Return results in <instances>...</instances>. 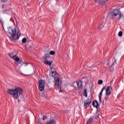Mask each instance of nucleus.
Masks as SVG:
<instances>
[{
    "instance_id": "obj_29",
    "label": "nucleus",
    "mask_w": 124,
    "mask_h": 124,
    "mask_svg": "<svg viewBox=\"0 0 124 124\" xmlns=\"http://www.w3.org/2000/svg\"><path fill=\"white\" fill-rule=\"evenodd\" d=\"M8 0H1V1H2V2H6V1H7Z\"/></svg>"
},
{
    "instance_id": "obj_34",
    "label": "nucleus",
    "mask_w": 124,
    "mask_h": 124,
    "mask_svg": "<svg viewBox=\"0 0 124 124\" xmlns=\"http://www.w3.org/2000/svg\"><path fill=\"white\" fill-rule=\"evenodd\" d=\"M28 5H30V4H28Z\"/></svg>"
},
{
    "instance_id": "obj_12",
    "label": "nucleus",
    "mask_w": 124,
    "mask_h": 124,
    "mask_svg": "<svg viewBox=\"0 0 124 124\" xmlns=\"http://www.w3.org/2000/svg\"><path fill=\"white\" fill-rule=\"evenodd\" d=\"M93 105L95 108H97L98 107V102L97 101H94L93 103Z\"/></svg>"
},
{
    "instance_id": "obj_23",
    "label": "nucleus",
    "mask_w": 124,
    "mask_h": 124,
    "mask_svg": "<svg viewBox=\"0 0 124 124\" xmlns=\"http://www.w3.org/2000/svg\"><path fill=\"white\" fill-rule=\"evenodd\" d=\"M118 35L120 36V37L123 36V31H120L118 33Z\"/></svg>"
},
{
    "instance_id": "obj_10",
    "label": "nucleus",
    "mask_w": 124,
    "mask_h": 124,
    "mask_svg": "<svg viewBox=\"0 0 124 124\" xmlns=\"http://www.w3.org/2000/svg\"><path fill=\"white\" fill-rule=\"evenodd\" d=\"M108 0H94L95 2L97 3H105Z\"/></svg>"
},
{
    "instance_id": "obj_18",
    "label": "nucleus",
    "mask_w": 124,
    "mask_h": 124,
    "mask_svg": "<svg viewBox=\"0 0 124 124\" xmlns=\"http://www.w3.org/2000/svg\"><path fill=\"white\" fill-rule=\"evenodd\" d=\"M7 6L5 5H2V8H3L4 11H7L8 9H6Z\"/></svg>"
},
{
    "instance_id": "obj_16",
    "label": "nucleus",
    "mask_w": 124,
    "mask_h": 124,
    "mask_svg": "<svg viewBox=\"0 0 124 124\" xmlns=\"http://www.w3.org/2000/svg\"><path fill=\"white\" fill-rule=\"evenodd\" d=\"M83 95H84V96H86V97H87V96H88V93H87V89H84V93H83Z\"/></svg>"
},
{
    "instance_id": "obj_13",
    "label": "nucleus",
    "mask_w": 124,
    "mask_h": 124,
    "mask_svg": "<svg viewBox=\"0 0 124 124\" xmlns=\"http://www.w3.org/2000/svg\"><path fill=\"white\" fill-rule=\"evenodd\" d=\"M99 118V110H97L95 114V117L94 119L95 120H97Z\"/></svg>"
},
{
    "instance_id": "obj_14",
    "label": "nucleus",
    "mask_w": 124,
    "mask_h": 124,
    "mask_svg": "<svg viewBox=\"0 0 124 124\" xmlns=\"http://www.w3.org/2000/svg\"><path fill=\"white\" fill-rule=\"evenodd\" d=\"M44 63H45V64H46L47 65H52V62L50 61H48V60L45 61Z\"/></svg>"
},
{
    "instance_id": "obj_31",
    "label": "nucleus",
    "mask_w": 124,
    "mask_h": 124,
    "mask_svg": "<svg viewBox=\"0 0 124 124\" xmlns=\"http://www.w3.org/2000/svg\"><path fill=\"white\" fill-rule=\"evenodd\" d=\"M42 96H43V97H46V96L45 95H44V94H43V95H42Z\"/></svg>"
},
{
    "instance_id": "obj_2",
    "label": "nucleus",
    "mask_w": 124,
    "mask_h": 124,
    "mask_svg": "<svg viewBox=\"0 0 124 124\" xmlns=\"http://www.w3.org/2000/svg\"><path fill=\"white\" fill-rule=\"evenodd\" d=\"M8 36L12 40H17L21 36V32L20 30L16 31V29H13L12 27H9L8 29Z\"/></svg>"
},
{
    "instance_id": "obj_6",
    "label": "nucleus",
    "mask_w": 124,
    "mask_h": 124,
    "mask_svg": "<svg viewBox=\"0 0 124 124\" xmlns=\"http://www.w3.org/2000/svg\"><path fill=\"white\" fill-rule=\"evenodd\" d=\"M38 85V89L40 92H42L43 91H44V88H45V82H44V81L42 79H40L39 81Z\"/></svg>"
},
{
    "instance_id": "obj_5",
    "label": "nucleus",
    "mask_w": 124,
    "mask_h": 124,
    "mask_svg": "<svg viewBox=\"0 0 124 124\" xmlns=\"http://www.w3.org/2000/svg\"><path fill=\"white\" fill-rule=\"evenodd\" d=\"M17 54L18 52H17V51H14L12 53L9 54V57H11V59H14V60L16 61V64L17 65L22 62V60H20V58L17 57Z\"/></svg>"
},
{
    "instance_id": "obj_7",
    "label": "nucleus",
    "mask_w": 124,
    "mask_h": 124,
    "mask_svg": "<svg viewBox=\"0 0 124 124\" xmlns=\"http://www.w3.org/2000/svg\"><path fill=\"white\" fill-rule=\"evenodd\" d=\"M106 98H108V95H109L111 93V92H112V87L108 86L106 90Z\"/></svg>"
},
{
    "instance_id": "obj_22",
    "label": "nucleus",
    "mask_w": 124,
    "mask_h": 124,
    "mask_svg": "<svg viewBox=\"0 0 124 124\" xmlns=\"http://www.w3.org/2000/svg\"><path fill=\"white\" fill-rule=\"evenodd\" d=\"M49 55H51L52 56H54L55 55V51L51 50L49 52Z\"/></svg>"
},
{
    "instance_id": "obj_25",
    "label": "nucleus",
    "mask_w": 124,
    "mask_h": 124,
    "mask_svg": "<svg viewBox=\"0 0 124 124\" xmlns=\"http://www.w3.org/2000/svg\"><path fill=\"white\" fill-rule=\"evenodd\" d=\"M46 119H47V116L46 115H44L43 117V121H45V120H46Z\"/></svg>"
},
{
    "instance_id": "obj_21",
    "label": "nucleus",
    "mask_w": 124,
    "mask_h": 124,
    "mask_svg": "<svg viewBox=\"0 0 124 124\" xmlns=\"http://www.w3.org/2000/svg\"><path fill=\"white\" fill-rule=\"evenodd\" d=\"M103 83V81L101 79L98 80V85H102Z\"/></svg>"
},
{
    "instance_id": "obj_28",
    "label": "nucleus",
    "mask_w": 124,
    "mask_h": 124,
    "mask_svg": "<svg viewBox=\"0 0 124 124\" xmlns=\"http://www.w3.org/2000/svg\"><path fill=\"white\" fill-rule=\"evenodd\" d=\"M33 46V45L32 43H31L30 45L29 44V47L30 48H32Z\"/></svg>"
},
{
    "instance_id": "obj_8",
    "label": "nucleus",
    "mask_w": 124,
    "mask_h": 124,
    "mask_svg": "<svg viewBox=\"0 0 124 124\" xmlns=\"http://www.w3.org/2000/svg\"><path fill=\"white\" fill-rule=\"evenodd\" d=\"M92 102V100L90 98L87 99L84 101V108H88V107L90 106V105L91 104Z\"/></svg>"
},
{
    "instance_id": "obj_17",
    "label": "nucleus",
    "mask_w": 124,
    "mask_h": 124,
    "mask_svg": "<svg viewBox=\"0 0 124 124\" xmlns=\"http://www.w3.org/2000/svg\"><path fill=\"white\" fill-rule=\"evenodd\" d=\"M105 87H103V88L102 89V90L101 91V92L99 93V96H102V93H103V91H105Z\"/></svg>"
},
{
    "instance_id": "obj_3",
    "label": "nucleus",
    "mask_w": 124,
    "mask_h": 124,
    "mask_svg": "<svg viewBox=\"0 0 124 124\" xmlns=\"http://www.w3.org/2000/svg\"><path fill=\"white\" fill-rule=\"evenodd\" d=\"M8 93L11 95H13L14 98L17 99L23 93V89L19 87L15 89H8Z\"/></svg>"
},
{
    "instance_id": "obj_24",
    "label": "nucleus",
    "mask_w": 124,
    "mask_h": 124,
    "mask_svg": "<svg viewBox=\"0 0 124 124\" xmlns=\"http://www.w3.org/2000/svg\"><path fill=\"white\" fill-rule=\"evenodd\" d=\"M22 43H26V42H27V38H24L22 40Z\"/></svg>"
},
{
    "instance_id": "obj_32",
    "label": "nucleus",
    "mask_w": 124,
    "mask_h": 124,
    "mask_svg": "<svg viewBox=\"0 0 124 124\" xmlns=\"http://www.w3.org/2000/svg\"><path fill=\"white\" fill-rule=\"evenodd\" d=\"M2 28H3V30H4V27H3V23H2Z\"/></svg>"
},
{
    "instance_id": "obj_33",
    "label": "nucleus",
    "mask_w": 124,
    "mask_h": 124,
    "mask_svg": "<svg viewBox=\"0 0 124 124\" xmlns=\"http://www.w3.org/2000/svg\"><path fill=\"white\" fill-rule=\"evenodd\" d=\"M66 112H67V113H68V110H67Z\"/></svg>"
},
{
    "instance_id": "obj_27",
    "label": "nucleus",
    "mask_w": 124,
    "mask_h": 124,
    "mask_svg": "<svg viewBox=\"0 0 124 124\" xmlns=\"http://www.w3.org/2000/svg\"><path fill=\"white\" fill-rule=\"evenodd\" d=\"M102 99V96H99V101L101 103V100Z\"/></svg>"
},
{
    "instance_id": "obj_9",
    "label": "nucleus",
    "mask_w": 124,
    "mask_h": 124,
    "mask_svg": "<svg viewBox=\"0 0 124 124\" xmlns=\"http://www.w3.org/2000/svg\"><path fill=\"white\" fill-rule=\"evenodd\" d=\"M77 84L78 88L79 89V90H82V89H83V85L81 80L77 81Z\"/></svg>"
},
{
    "instance_id": "obj_1",
    "label": "nucleus",
    "mask_w": 124,
    "mask_h": 124,
    "mask_svg": "<svg viewBox=\"0 0 124 124\" xmlns=\"http://www.w3.org/2000/svg\"><path fill=\"white\" fill-rule=\"evenodd\" d=\"M51 73L50 74V75L52 76L54 78V80L55 81L54 86L55 88H58L60 89L59 93H62V78H60V76L59 74L57 73L56 71H55V69L54 68H51Z\"/></svg>"
},
{
    "instance_id": "obj_26",
    "label": "nucleus",
    "mask_w": 124,
    "mask_h": 124,
    "mask_svg": "<svg viewBox=\"0 0 124 124\" xmlns=\"http://www.w3.org/2000/svg\"><path fill=\"white\" fill-rule=\"evenodd\" d=\"M29 73H30L29 75H25L26 76H30V75H31V74H32V73L31 72V71H28Z\"/></svg>"
},
{
    "instance_id": "obj_11",
    "label": "nucleus",
    "mask_w": 124,
    "mask_h": 124,
    "mask_svg": "<svg viewBox=\"0 0 124 124\" xmlns=\"http://www.w3.org/2000/svg\"><path fill=\"white\" fill-rule=\"evenodd\" d=\"M50 58V55H49V53L46 54L44 55V56L43 57V59L45 60V61H47L48 59Z\"/></svg>"
},
{
    "instance_id": "obj_4",
    "label": "nucleus",
    "mask_w": 124,
    "mask_h": 124,
    "mask_svg": "<svg viewBox=\"0 0 124 124\" xmlns=\"http://www.w3.org/2000/svg\"><path fill=\"white\" fill-rule=\"evenodd\" d=\"M111 14L112 19H115L116 20H120L123 17L122 13L118 9L113 10Z\"/></svg>"
},
{
    "instance_id": "obj_15",
    "label": "nucleus",
    "mask_w": 124,
    "mask_h": 124,
    "mask_svg": "<svg viewBox=\"0 0 124 124\" xmlns=\"http://www.w3.org/2000/svg\"><path fill=\"white\" fill-rule=\"evenodd\" d=\"M94 116H91L89 119V121L87 122V124H91V123L93 121Z\"/></svg>"
},
{
    "instance_id": "obj_20",
    "label": "nucleus",
    "mask_w": 124,
    "mask_h": 124,
    "mask_svg": "<svg viewBox=\"0 0 124 124\" xmlns=\"http://www.w3.org/2000/svg\"><path fill=\"white\" fill-rule=\"evenodd\" d=\"M115 64H117V61H116V59H115L114 62L112 64V65L110 67V68H112V66H114V65H115Z\"/></svg>"
},
{
    "instance_id": "obj_19",
    "label": "nucleus",
    "mask_w": 124,
    "mask_h": 124,
    "mask_svg": "<svg viewBox=\"0 0 124 124\" xmlns=\"http://www.w3.org/2000/svg\"><path fill=\"white\" fill-rule=\"evenodd\" d=\"M104 25H105V23L104 22H102L100 26V28L102 29L104 27Z\"/></svg>"
},
{
    "instance_id": "obj_30",
    "label": "nucleus",
    "mask_w": 124,
    "mask_h": 124,
    "mask_svg": "<svg viewBox=\"0 0 124 124\" xmlns=\"http://www.w3.org/2000/svg\"><path fill=\"white\" fill-rule=\"evenodd\" d=\"M38 124H42V123H41V121H40V120H39V122L38 123Z\"/></svg>"
}]
</instances>
